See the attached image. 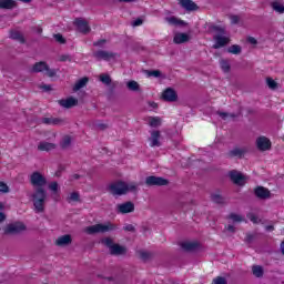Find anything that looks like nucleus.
Segmentation results:
<instances>
[{
  "label": "nucleus",
  "instance_id": "nucleus-1",
  "mask_svg": "<svg viewBox=\"0 0 284 284\" xmlns=\"http://www.w3.org/2000/svg\"><path fill=\"white\" fill-rule=\"evenodd\" d=\"M30 199L33 203V210L38 214L45 212V202L48 201V191L44 187L34 189L30 194Z\"/></svg>",
  "mask_w": 284,
  "mask_h": 284
},
{
  "label": "nucleus",
  "instance_id": "nucleus-2",
  "mask_svg": "<svg viewBox=\"0 0 284 284\" xmlns=\"http://www.w3.org/2000/svg\"><path fill=\"white\" fill-rule=\"evenodd\" d=\"M139 190V184L134 182H114L109 185V192L113 194V196H123L130 192H136Z\"/></svg>",
  "mask_w": 284,
  "mask_h": 284
},
{
  "label": "nucleus",
  "instance_id": "nucleus-3",
  "mask_svg": "<svg viewBox=\"0 0 284 284\" xmlns=\"http://www.w3.org/2000/svg\"><path fill=\"white\" fill-rule=\"evenodd\" d=\"M213 30H214V32H216V34L213 37L214 50H219V48H225V45H227V43H230V38L225 34V28L214 26Z\"/></svg>",
  "mask_w": 284,
  "mask_h": 284
},
{
  "label": "nucleus",
  "instance_id": "nucleus-4",
  "mask_svg": "<svg viewBox=\"0 0 284 284\" xmlns=\"http://www.w3.org/2000/svg\"><path fill=\"white\" fill-rule=\"evenodd\" d=\"M113 230H116V226L111 222H105L103 224L87 226L84 232L87 234H105V232H113Z\"/></svg>",
  "mask_w": 284,
  "mask_h": 284
},
{
  "label": "nucleus",
  "instance_id": "nucleus-5",
  "mask_svg": "<svg viewBox=\"0 0 284 284\" xmlns=\"http://www.w3.org/2000/svg\"><path fill=\"white\" fill-rule=\"evenodd\" d=\"M103 245H106L109 248L110 254L113 256H123L128 253V248L120 244H114V241L110 237H105L102 240Z\"/></svg>",
  "mask_w": 284,
  "mask_h": 284
},
{
  "label": "nucleus",
  "instance_id": "nucleus-6",
  "mask_svg": "<svg viewBox=\"0 0 284 284\" xmlns=\"http://www.w3.org/2000/svg\"><path fill=\"white\" fill-rule=\"evenodd\" d=\"M29 181L32 187H34L36 190L39 187L45 189V185H48V179L39 171L33 172L30 175Z\"/></svg>",
  "mask_w": 284,
  "mask_h": 284
},
{
  "label": "nucleus",
  "instance_id": "nucleus-7",
  "mask_svg": "<svg viewBox=\"0 0 284 284\" xmlns=\"http://www.w3.org/2000/svg\"><path fill=\"white\" fill-rule=\"evenodd\" d=\"M31 72H45L47 77L57 75V71L54 69H50L45 62H37L33 64Z\"/></svg>",
  "mask_w": 284,
  "mask_h": 284
},
{
  "label": "nucleus",
  "instance_id": "nucleus-8",
  "mask_svg": "<svg viewBox=\"0 0 284 284\" xmlns=\"http://www.w3.org/2000/svg\"><path fill=\"white\" fill-rule=\"evenodd\" d=\"M255 145L260 152H267L272 150V141L266 136H258L255 141Z\"/></svg>",
  "mask_w": 284,
  "mask_h": 284
},
{
  "label": "nucleus",
  "instance_id": "nucleus-9",
  "mask_svg": "<svg viewBox=\"0 0 284 284\" xmlns=\"http://www.w3.org/2000/svg\"><path fill=\"white\" fill-rule=\"evenodd\" d=\"M23 231H26V224L21 222L8 224L4 227V234H19L20 232H23Z\"/></svg>",
  "mask_w": 284,
  "mask_h": 284
},
{
  "label": "nucleus",
  "instance_id": "nucleus-10",
  "mask_svg": "<svg viewBox=\"0 0 284 284\" xmlns=\"http://www.w3.org/2000/svg\"><path fill=\"white\" fill-rule=\"evenodd\" d=\"M95 59H98V61H112L114 59H116V54L110 51H103L100 50L98 52L94 53Z\"/></svg>",
  "mask_w": 284,
  "mask_h": 284
},
{
  "label": "nucleus",
  "instance_id": "nucleus-11",
  "mask_svg": "<svg viewBox=\"0 0 284 284\" xmlns=\"http://www.w3.org/2000/svg\"><path fill=\"white\" fill-rule=\"evenodd\" d=\"M118 214H130L134 212V203L132 202H124L116 205Z\"/></svg>",
  "mask_w": 284,
  "mask_h": 284
},
{
  "label": "nucleus",
  "instance_id": "nucleus-12",
  "mask_svg": "<svg viewBox=\"0 0 284 284\" xmlns=\"http://www.w3.org/2000/svg\"><path fill=\"white\" fill-rule=\"evenodd\" d=\"M162 99L164 101H168L169 103H174V101H178L179 95L176 94V91L172 88H168L162 93Z\"/></svg>",
  "mask_w": 284,
  "mask_h": 284
},
{
  "label": "nucleus",
  "instance_id": "nucleus-13",
  "mask_svg": "<svg viewBox=\"0 0 284 284\" xmlns=\"http://www.w3.org/2000/svg\"><path fill=\"white\" fill-rule=\"evenodd\" d=\"M74 26L78 28L79 32H82V34H88V32H90V24L88 23V20L83 18L75 19Z\"/></svg>",
  "mask_w": 284,
  "mask_h": 284
},
{
  "label": "nucleus",
  "instance_id": "nucleus-14",
  "mask_svg": "<svg viewBox=\"0 0 284 284\" xmlns=\"http://www.w3.org/2000/svg\"><path fill=\"white\" fill-rule=\"evenodd\" d=\"M230 179L235 185H245V175L237 171L230 172Z\"/></svg>",
  "mask_w": 284,
  "mask_h": 284
},
{
  "label": "nucleus",
  "instance_id": "nucleus-15",
  "mask_svg": "<svg viewBox=\"0 0 284 284\" xmlns=\"http://www.w3.org/2000/svg\"><path fill=\"white\" fill-rule=\"evenodd\" d=\"M59 105H61L62 108H67V110H70V108L79 105V100L77 98L70 97L67 99L59 100Z\"/></svg>",
  "mask_w": 284,
  "mask_h": 284
},
{
  "label": "nucleus",
  "instance_id": "nucleus-16",
  "mask_svg": "<svg viewBox=\"0 0 284 284\" xmlns=\"http://www.w3.org/2000/svg\"><path fill=\"white\" fill-rule=\"evenodd\" d=\"M146 185H168V180L159 176H148L145 179Z\"/></svg>",
  "mask_w": 284,
  "mask_h": 284
},
{
  "label": "nucleus",
  "instance_id": "nucleus-17",
  "mask_svg": "<svg viewBox=\"0 0 284 284\" xmlns=\"http://www.w3.org/2000/svg\"><path fill=\"white\" fill-rule=\"evenodd\" d=\"M161 132H151V138L149 139L151 148H161Z\"/></svg>",
  "mask_w": 284,
  "mask_h": 284
},
{
  "label": "nucleus",
  "instance_id": "nucleus-18",
  "mask_svg": "<svg viewBox=\"0 0 284 284\" xmlns=\"http://www.w3.org/2000/svg\"><path fill=\"white\" fill-rule=\"evenodd\" d=\"M179 2H180V6L182 8H184V10H187L189 12H192L194 10H199V7L192 0H179Z\"/></svg>",
  "mask_w": 284,
  "mask_h": 284
},
{
  "label": "nucleus",
  "instance_id": "nucleus-19",
  "mask_svg": "<svg viewBox=\"0 0 284 284\" xmlns=\"http://www.w3.org/2000/svg\"><path fill=\"white\" fill-rule=\"evenodd\" d=\"M164 21L166 23H169V26H175V27H183V26H187V23H185V21L174 17V16H171V17H166L164 18Z\"/></svg>",
  "mask_w": 284,
  "mask_h": 284
},
{
  "label": "nucleus",
  "instance_id": "nucleus-20",
  "mask_svg": "<svg viewBox=\"0 0 284 284\" xmlns=\"http://www.w3.org/2000/svg\"><path fill=\"white\" fill-rule=\"evenodd\" d=\"M70 243H72V236L69 234L62 235L55 241V245H58L59 247H65L67 245H70Z\"/></svg>",
  "mask_w": 284,
  "mask_h": 284
},
{
  "label": "nucleus",
  "instance_id": "nucleus-21",
  "mask_svg": "<svg viewBox=\"0 0 284 284\" xmlns=\"http://www.w3.org/2000/svg\"><path fill=\"white\" fill-rule=\"evenodd\" d=\"M57 144L50 142H40L38 144V150L40 152H51V150H55Z\"/></svg>",
  "mask_w": 284,
  "mask_h": 284
},
{
  "label": "nucleus",
  "instance_id": "nucleus-22",
  "mask_svg": "<svg viewBox=\"0 0 284 284\" xmlns=\"http://www.w3.org/2000/svg\"><path fill=\"white\" fill-rule=\"evenodd\" d=\"M190 41V36L187 33H175L173 38V43L181 44L187 43Z\"/></svg>",
  "mask_w": 284,
  "mask_h": 284
},
{
  "label": "nucleus",
  "instance_id": "nucleus-23",
  "mask_svg": "<svg viewBox=\"0 0 284 284\" xmlns=\"http://www.w3.org/2000/svg\"><path fill=\"white\" fill-rule=\"evenodd\" d=\"M181 247L185 252H194L195 250H199V244L197 242H182Z\"/></svg>",
  "mask_w": 284,
  "mask_h": 284
},
{
  "label": "nucleus",
  "instance_id": "nucleus-24",
  "mask_svg": "<svg viewBox=\"0 0 284 284\" xmlns=\"http://www.w3.org/2000/svg\"><path fill=\"white\" fill-rule=\"evenodd\" d=\"M1 10H12L17 8V2L14 0H0Z\"/></svg>",
  "mask_w": 284,
  "mask_h": 284
},
{
  "label": "nucleus",
  "instance_id": "nucleus-25",
  "mask_svg": "<svg viewBox=\"0 0 284 284\" xmlns=\"http://www.w3.org/2000/svg\"><path fill=\"white\" fill-rule=\"evenodd\" d=\"M255 195L257 196V199H270V190L263 186H258L257 189H255Z\"/></svg>",
  "mask_w": 284,
  "mask_h": 284
},
{
  "label": "nucleus",
  "instance_id": "nucleus-26",
  "mask_svg": "<svg viewBox=\"0 0 284 284\" xmlns=\"http://www.w3.org/2000/svg\"><path fill=\"white\" fill-rule=\"evenodd\" d=\"M271 8L274 10V12H277V14H284V3L282 1H273L271 3Z\"/></svg>",
  "mask_w": 284,
  "mask_h": 284
},
{
  "label": "nucleus",
  "instance_id": "nucleus-27",
  "mask_svg": "<svg viewBox=\"0 0 284 284\" xmlns=\"http://www.w3.org/2000/svg\"><path fill=\"white\" fill-rule=\"evenodd\" d=\"M88 78H82L80 79L73 87V92H79V90H81L82 88H85V85H88Z\"/></svg>",
  "mask_w": 284,
  "mask_h": 284
},
{
  "label": "nucleus",
  "instance_id": "nucleus-28",
  "mask_svg": "<svg viewBox=\"0 0 284 284\" xmlns=\"http://www.w3.org/2000/svg\"><path fill=\"white\" fill-rule=\"evenodd\" d=\"M43 123H45L47 125H59L63 123V120L58 118H44Z\"/></svg>",
  "mask_w": 284,
  "mask_h": 284
},
{
  "label": "nucleus",
  "instance_id": "nucleus-29",
  "mask_svg": "<svg viewBox=\"0 0 284 284\" xmlns=\"http://www.w3.org/2000/svg\"><path fill=\"white\" fill-rule=\"evenodd\" d=\"M10 39H13L14 41H19L20 43L26 42V39H23V34H21V32L19 31H11Z\"/></svg>",
  "mask_w": 284,
  "mask_h": 284
},
{
  "label": "nucleus",
  "instance_id": "nucleus-30",
  "mask_svg": "<svg viewBox=\"0 0 284 284\" xmlns=\"http://www.w3.org/2000/svg\"><path fill=\"white\" fill-rule=\"evenodd\" d=\"M69 203H79L81 201V195L79 192H72L68 196Z\"/></svg>",
  "mask_w": 284,
  "mask_h": 284
},
{
  "label": "nucleus",
  "instance_id": "nucleus-31",
  "mask_svg": "<svg viewBox=\"0 0 284 284\" xmlns=\"http://www.w3.org/2000/svg\"><path fill=\"white\" fill-rule=\"evenodd\" d=\"M247 151L243 148H235L232 151H230L231 156H243Z\"/></svg>",
  "mask_w": 284,
  "mask_h": 284
},
{
  "label": "nucleus",
  "instance_id": "nucleus-32",
  "mask_svg": "<svg viewBox=\"0 0 284 284\" xmlns=\"http://www.w3.org/2000/svg\"><path fill=\"white\" fill-rule=\"evenodd\" d=\"M229 219L231 221H233V223H243V221H245V217H243L242 215H239L236 213H231L229 215Z\"/></svg>",
  "mask_w": 284,
  "mask_h": 284
},
{
  "label": "nucleus",
  "instance_id": "nucleus-33",
  "mask_svg": "<svg viewBox=\"0 0 284 284\" xmlns=\"http://www.w3.org/2000/svg\"><path fill=\"white\" fill-rule=\"evenodd\" d=\"M242 48H241V45H239V44H233V45H231L229 49H227V52L230 53V54H241V52H242Z\"/></svg>",
  "mask_w": 284,
  "mask_h": 284
},
{
  "label": "nucleus",
  "instance_id": "nucleus-34",
  "mask_svg": "<svg viewBox=\"0 0 284 284\" xmlns=\"http://www.w3.org/2000/svg\"><path fill=\"white\" fill-rule=\"evenodd\" d=\"M149 125L151 128H159V125H161V118L159 116L149 118Z\"/></svg>",
  "mask_w": 284,
  "mask_h": 284
},
{
  "label": "nucleus",
  "instance_id": "nucleus-35",
  "mask_svg": "<svg viewBox=\"0 0 284 284\" xmlns=\"http://www.w3.org/2000/svg\"><path fill=\"white\" fill-rule=\"evenodd\" d=\"M252 272L254 274V276H256L257 278H261V276H263V266H253Z\"/></svg>",
  "mask_w": 284,
  "mask_h": 284
},
{
  "label": "nucleus",
  "instance_id": "nucleus-36",
  "mask_svg": "<svg viewBox=\"0 0 284 284\" xmlns=\"http://www.w3.org/2000/svg\"><path fill=\"white\" fill-rule=\"evenodd\" d=\"M266 85H268L270 90H276L278 88V83L272 78L266 79Z\"/></svg>",
  "mask_w": 284,
  "mask_h": 284
},
{
  "label": "nucleus",
  "instance_id": "nucleus-37",
  "mask_svg": "<svg viewBox=\"0 0 284 284\" xmlns=\"http://www.w3.org/2000/svg\"><path fill=\"white\" fill-rule=\"evenodd\" d=\"M126 88L129 90H132L133 92H136V91H139V82H136V81H129L128 84H126Z\"/></svg>",
  "mask_w": 284,
  "mask_h": 284
},
{
  "label": "nucleus",
  "instance_id": "nucleus-38",
  "mask_svg": "<svg viewBox=\"0 0 284 284\" xmlns=\"http://www.w3.org/2000/svg\"><path fill=\"white\" fill-rule=\"evenodd\" d=\"M71 144H72V138H71L70 135H65V136L62 139L61 146H62V148H70Z\"/></svg>",
  "mask_w": 284,
  "mask_h": 284
},
{
  "label": "nucleus",
  "instance_id": "nucleus-39",
  "mask_svg": "<svg viewBox=\"0 0 284 284\" xmlns=\"http://www.w3.org/2000/svg\"><path fill=\"white\" fill-rule=\"evenodd\" d=\"M139 255H140V258H142V261H150V258H152V253L146 251H140Z\"/></svg>",
  "mask_w": 284,
  "mask_h": 284
},
{
  "label": "nucleus",
  "instance_id": "nucleus-40",
  "mask_svg": "<svg viewBox=\"0 0 284 284\" xmlns=\"http://www.w3.org/2000/svg\"><path fill=\"white\" fill-rule=\"evenodd\" d=\"M217 114L219 116H221V119H223V121H230V119H234V116H236L232 113H225V112H219Z\"/></svg>",
  "mask_w": 284,
  "mask_h": 284
},
{
  "label": "nucleus",
  "instance_id": "nucleus-41",
  "mask_svg": "<svg viewBox=\"0 0 284 284\" xmlns=\"http://www.w3.org/2000/svg\"><path fill=\"white\" fill-rule=\"evenodd\" d=\"M100 81L102 83H104L105 85H110V83H112V79H110V75H108V74H101Z\"/></svg>",
  "mask_w": 284,
  "mask_h": 284
},
{
  "label": "nucleus",
  "instance_id": "nucleus-42",
  "mask_svg": "<svg viewBox=\"0 0 284 284\" xmlns=\"http://www.w3.org/2000/svg\"><path fill=\"white\" fill-rule=\"evenodd\" d=\"M49 190L53 193L57 194L59 192V183L58 182H51L49 184Z\"/></svg>",
  "mask_w": 284,
  "mask_h": 284
},
{
  "label": "nucleus",
  "instance_id": "nucleus-43",
  "mask_svg": "<svg viewBox=\"0 0 284 284\" xmlns=\"http://www.w3.org/2000/svg\"><path fill=\"white\" fill-rule=\"evenodd\" d=\"M220 65H221L223 72H230V62H227V60H222L220 62Z\"/></svg>",
  "mask_w": 284,
  "mask_h": 284
},
{
  "label": "nucleus",
  "instance_id": "nucleus-44",
  "mask_svg": "<svg viewBox=\"0 0 284 284\" xmlns=\"http://www.w3.org/2000/svg\"><path fill=\"white\" fill-rule=\"evenodd\" d=\"M246 216L252 223H261V220H258V216L254 213H248Z\"/></svg>",
  "mask_w": 284,
  "mask_h": 284
},
{
  "label": "nucleus",
  "instance_id": "nucleus-45",
  "mask_svg": "<svg viewBox=\"0 0 284 284\" xmlns=\"http://www.w3.org/2000/svg\"><path fill=\"white\" fill-rule=\"evenodd\" d=\"M212 284H227V280H225V277L217 276L213 280Z\"/></svg>",
  "mask_w": 284,
  "mask_h": 284
},
{
  "label": "nucleus",
  "instance_id": "nucleus-46",
  "mask_svg": "<svg viewBox=\"0 0 284 284\" xmlns=\"http://www.w3.org/2000/svg\"><path fill=\"white\" fill-rule=\"evenodd\" d=\"M148 77H154L155 79H159L161 77V71L153 70V71H146Z\"/></svg>",
  "mask_w": 284,
  "mask_h": 284
},
{
  "label": "nucleus",
  "instance_id": "nucleus-47",
  "mask_svg": "<svg viewBox=\"0 0 284 284\" xmlns=\"http://www.w3.org/2000/svg\"><path fill=\"white\" fill-rule=\"evenodd\" d=\"M0 192H2V194H8V192H10V187H8V184L0 182Z\"/></svg>",
  "mask_w": 284,
  "mask_h": 284
},
{
  "label": "nucleus",
  "instance_id": "nucleus-48",
  "mask_svg": "<svg viewBox=\"0 0 284 284\" xmlns=\"http://www.w3.org/2000/svg\"><path fill=\"white\" fill-rule=\"evenodd\" d=\"M212 201L214 203H223V196H221L220 194H214L212 195Z\"/></svg>",
  "mask_w": 284,
  "mask_h": 284
},
{
  "label": "nucleus",
  "instance_id": "nucleus-49",
  "mask_svg": "<svg viewBox=\"0 0 284 284\" xmlns=\"http://www.w3.org/2000/svg\"><path fill=\"white\" fill-rule=\"evenodd\" d=\"M230 20H231L232 26H236V23H239V21H241V18H239V16H231Z\"/></svg>",
  "mask_w": 284,
  "mask_h": 284
},
{
  "label": "nucleus",
  "instance_id": "nucleus-50",
  "mask_svg": "<svg viewBox=\"0 0 284 284\" xmlns=\"http://www.w3.org/2000/svg\"><path fill=\"white\" fill-rule=\"evenodd\" d=\"M247 43H251V45H257L258 41L254 37H248L246 39Z\"/></svg>",
  "mask_w": 284,
  "mask_h": 284
},
{
  "label": "nucleus",
  "instance_id": "nucleus-51",
  "mask_svg": "<svg viewBox=\"0 0 284 284\" xmlns=\"http://www.w3.org/2000/svg\"><path fill=\"white\" fill-rule=\"evenodd\" d=\"M55 41H58V43H65V39H63V36H61L60 33L54 36Z\"/></svg>",
  "mask_w": 284,
  "mask_h": 284
},
{
  "label": "nucleus",
  "instance_id": "nucleus-52",
  "mask_svg": "<svg viewBox=\"0 0 284 284\" xmlns=\"http://www.w3.org/2000/svg\"><path fill=\"white\" fill-rule=\"evenodd\" d=\"M133 28H136L139 26H143V20L136 19L132 22Z\"/></svg>",
  "mask_w": 284,
  "mask_h": 284
},
{
  "label": "nucleus",
  "instance_id": "nucleus-53",
  "mask_svg": "<svg viewBox=\"0 0 284 284\" xmlns=\"http://www.w3.org/2000/svg\"><path fill=\"white\" fill-rule=\"evenodd\" d=\"M106 43L105 40H100L93 43V45L98 47V48H103V45Z\"/></svg>",
  "mask_w": 284,
  "mask_h": 284
},
{
  "label": "nucleus",
  "instance_id": "nucleus-54",
  "mask_svg": "<svg viewBox=\"0 0 284 284\" xmlns=\"http://www.w3.org/2000/svg\"><path fill=\"white\" fill-rule=\"evenodd\" d=\"M41 90H44V92H50V90H52V87L50 84H42Z\"/></svg>",
  "mask_w": 284,
  "mask_h": 284
},
{
  "label": "nucleus",
  "instance_id": "nucleus-55",
  "mask_svg": "<svg viewBox=\"0 0 284 284\" xmlns=\"http://www.w3.org/2000/svg\"><path fill=\"white\" fill-rule=\"evenodd\" d=\"M125 232H134V226L132 224H128L124 226Z\"/></svg>",
  "mask_w": 284,
  "mask_h": 284
},
{
  "label": "nucleus",
  "instance_id": "nucleus-56",
  "mask_svg": "<svg viewBox=\"0 0 284 284\" xmlns=\"http://www.w3.org/2000/svg\"><path fill=\"white\" fill-rule=\"evenodd\" d=\"M149 106L151 108V110H156V108H159V104H156V102H149Z\"/></svg>",
  "mask_w": 284,
  "mask_h": 284
},
{
  "label": "nucleus",
  "instance_id": "nucleus-57",
  "mask_svg": "<svg viewBox=\"0 0 284 284\" xmlns=\"http://www.w3.org/2000/svg\"><path fill=\"white\" fill-rule=\"evenodd\" d=\"M79 179H81V175H79V174H73V175L71 176V181H77V180H79Z\"/></svg>",
  "mask_w": 284,
  "mask_h": 284
},
{
  "label": "nucleus",
  "instance_id": "nucleus-58",
  "mask_svg": "<svg viewBox=\"0 0 284 284\" xmlns=\"http://www.w3.org/2000/svg\"><path fill=\"white\" fill-rule=\"evenodd\" d=\"M3 221H6V214L0 212V223H3Z\"/></svg>",
  "mask_w": 284,
  "mask_h": 284
},
{
  "label": "nucleus",
  "instance_id": "nucleus-59",
  "mask_svg": "<svg viewBox=\"0 0 284 284\" xmlns=\"http://www.w3.org/2000/svg\"><path fill=\"white\" fill-rule=\"evenodd\" d=\"M118 1H120L121 3H132L136 0H118Z\"/></svg>",
  "mask_w": 284,
  "mask_h": 284
},
{
  "label": "nucleus",
  "instance_id": "nucleus-60",
  "mask_svg": "<svg viewBox=\"0 0 284 284\" xmlns=\"http://www.w3.org/2000/svg\"><path fill=\"white\" fill-rule=\"evenodd\" d=\"M226 230H227L229 232H234V231H235L233 225H227V226H226Z\"/></svg>",
  "mask_w": 284,
  "mask_h": 284
},
{
  "label": "nucleus",
  "instance_id": "nucleus-61",
  "mask_svg": "<svg viewBox=\"0 0 284 284\" xmlns=\"http://www.w3.org/2000/svg\"><path fill=\"white\" fill-rule=\"evenodd\" d=\"M273 230H274V226L272 225L266 226V232H272Z\"/></svg>",
  "mask_w": 284,
  "mask_h": 284
},
{
  "label": "nucleus",
  "instance_id": "nucleus-62",
  "mask_svg": "<svg viewBox=\"0 0 284 284\" xmlns=\"http://www.w3.org/2000/svg\"><path fill=\"white\" fill-rule=\"evenodd\" d=\"M22 3H30L32 0H20Z\"/></svg>",
  "mask_w": 284,
  "mask_h": 284
},
{
  "label": "nucleus",
  "instance_id": "nucleus-63",
  "mask_svg": "<svg viewBox=\"0 0 284 284\" xmlns=\"http://www.w3.org/2000/svg\"><path fill=\"white\" fill-rule=\"evenodd\" d=\"M282 253L284 254V242L281 244Z\"/></svg>",
  "mask_w": 284,
  "mask_h": 284
},
{
  "label": "nucleus",
  "instance_id": "nucleus-64",
  "mask_svg": "<svg viewBox=\"0 0 284 284\" xmlns=\"http://www.w3.org/2000/svg\"><path fill=\"white\" fill-rule=\"evenodd\" d=\"M0 210H3V204H1V202H0Z\"/></svg>",
  "mask_w": 284,
  "mask_h": 284
}]
</instances>
